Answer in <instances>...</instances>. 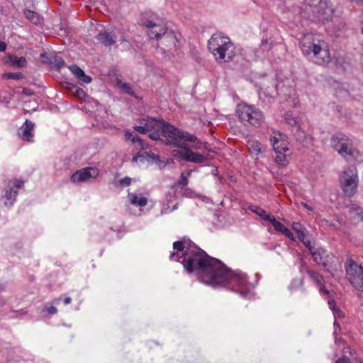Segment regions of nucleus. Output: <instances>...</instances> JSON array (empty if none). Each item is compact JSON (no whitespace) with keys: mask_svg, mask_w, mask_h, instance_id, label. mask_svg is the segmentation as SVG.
I'll use <instances>...</instances> for the list:
<instances>
[{"mask_svg":"<svg viewBox=\"0 0 363 363\" xmlns=\"http://www.w3.org/2000/svg\"><path fill=\"white\" fill-rule=\"evenodd\" d=\"M173 247L174 251L169 259L181 262L187 272H195L202 282L211 285L218 269L222 267V262L186 241H176Z\"/></svg>","mask_w":363,"mask_h":363,"instance_id":"1","label":"nucleus"},{"mask_svg":"<svg viewBox=\"0 0 363 363\" xmlns=\"http://www.w3.org/2000/svg\"><path fill=\"white\" fill-rule=\"evenodd\" d=\"M211 285L225 287L234 292L239 293L243 298L250 297L252 288L245 273L240 270L230 271L223 263L222 267L216 273Z\"/></svg>","mask_w":363,"mask_h":363,"instance_id":"2","label":"nucleus"},{"mask_svg":"<svg viewBox=\"0 0 363 363\" xmlns=\"http://www.w3.org/2000/svg\"><path fill=\"white\" fill-rule=\"evenodd\" d=\"M208 48L218 62H230L235 55L233 43L221 33L212 35L208 41Z\"/></svg>","mask_w":363,"mask_h":363,"instance_id":"3","label":"nucleus"},{"mask_svg":"<svg viewBox=\"0 0 363 363\" xmlns=\"http://www.w3.org/2000/svg\"><path fill=\"white\" fill-rule=\"evenodd\" d=\"M301 11L305 18L322 21H332L335 12L333 5L328 0H306Z\"/></svg>","mask_w":363,"mask_h":363,"instance_id":"4","label":"nucleus"},{"mask_svg":"<svg viewBox=\"0 0 363 363\" xmlns=\"http://www.w3.org/2000/svg\"><path fill=\"white\" fill-rule=\"evenodd\" d=\"M300 48L306 56H312L318 65H325L330 61V54L328 45L323 40H311L305 36L300 42Z\"/></svg>","mask_w":363,"mask_h":363,"instance_id":"5","label":"nucleus"},{"mask_svg":"<svg viewBox=\"0 0 363 363\" xmlns=\"http://www.w3.org/2000/svg\"><path fill=\"white\" fill-rule=\"evenodd\" d=\"M338 180L345 196L350 198L357 192L359 175L356 167L349 166L343 169L339 174Z\"/></svg>","mask_w":363,"mask_h":363,"instance_id":"6","label":"nucleus"},{"mask_svg":"<svg viewBox=\"0 0 363 363\" xmlns=\"http://www.w3.org/2000/svg\"><path fill=\"white\" fill-rule=\"evenodd\" d=\"M331 146L347 160L356 159L358 151L354 148L352 141L345 135H333L330 139Z\"/></svg>","mask_w":363,"mask_h":363,"instance_id":"7","label":"nucleus"},{"mask_svg":"<svg viewBox=\"0 0 363 363\" xmlns=\"http://www.w3.org/2000/svg\"><path fill=\"white\" fill-rule=\"evenodd\" d=\"M236 114L242 122H247L250 125L259 127L264 122L263 113L246 104H239L236 107Z\"/></svg>","mask_w":363,"mask_h":363,"instance_id":"8","label":"nucleus"},{"mask_svg":"<svg viewBox=\"0 0 363 363\" xmlns=\"http://www.w3.org/2000/svg\"><path fill=\"white\" fill-rule=\"evenodd\" d=\"M140 123L145 125L147 132L161 130L162 136L166 138L167 144L169 145L177 128L167 122L156 120L154 118H143L140 121Z\"/></svg>","mask_w":363,"mask_h":363,"instance_id":"9","label":"nucleus"},{"mask_svg":"<svg viewBox=\"0 0 363 363\" xmlns=\"http://www.w3.org/2000/svg\"><path fill=\"white\" fill-rule=\"evenodd\" d=\"M345 268L350 284L356 289L363 291V267L350 259L345 262Z\"/></svg>","mask_w":363,"mask_h":363,"instance_id":"10","label":"nucleus"},{"mask_svg":"<svg viewBox=\"0 0 363 363\" xmlns=\"http://www.w3.org/2000/svg\"><path fill=\"white\" fill-rule=\"evenodd\" d=\"M186 142L193 143L194 145L191 147L196 150L207 149L206 143L201 142L194 135L177 128L175 135H174L173 138L170 140V145L185 147L184 145Z\"/></svg>","mask_w":363,"mask_h":363,"instance_id":"11","label":"nucleus"},{"mask_svg":"<svg viewBox=\"0 0 363 363\" xmlns=\"http://www.w3.org/2000/svg\"><path fill=\"white\" fill-rule=\"evenodd\" d=\"M145 25L148 29V36L152 39H156L157 40H160L169 30L166 24L160 20L157 21H147Z\"/></svg>","mask_w":363,"mask_h":363,"instance_id":"12","label":"nucleus"},{"mask_svg":"<svg viewBox=\"0 0 363 363\" xmlns=\"http://www.w3.org/2000/svg\"><path fill=\"white\" fill-rule=\"evenodd\" d=\"M23 185V182L18 179L9 180L7 182L8 189L6 190L3 199H6L4 202L5 206H11L13 204L18 195V189Z\"/></svg>","mask_w":363,"mask_h":363,"instance_id":"13","label":"nucleus"},{"mask_svg":"<svg viewBox=\"0 0 363 363\" xmlns=\"http://www.w3.org/2000/svg\"><path fill=\"white\" fill-rule=\"evenodd\" d=\"M182 148L183 150L179 151L177 155L179 156V157L187 162L196 164H202L207 160V156L204 155L203 154L194 152L189 147Z\"/></svg>","mask_w":363,"mask_h":363,"instance_id":"14","label":"nucleus"},{"mask_svg":"<svg viewBox=\"0 0 363 363\" xmlns=\"http://www.w3.org/2000/svg\"><path fill=\"white\" fill-rule=\"evenodd\" d=\"M311 255L316 264L322 265L327 269V271L329 272L328 265L332 259V255H330L326 250L322 247H318L313 252H311Z\"/></svg>","mask_w":363,"mask_h":363,"instance_id":"15","label":"nucleus"},{"mask_svg":"<svg viewBox=\"0 0 363 363\" xmlns=\"http://www.w3.org/2000/svg\"><path fill=\"white\" fill-rule=\"evenodd\" d=\"M270 142L274 151L289 152V143L286 136L283 133H275L274 135L271 136Z\"/></svg>","mask_w":363,"mask_h":363,"instance_id":"16","label":"nucleus"},{"mask_svg":"<svg viewBox=\"0 0 363 363\" xmlns=\"http://www.w3.org/2000/svg\"><path fill=\"white\" fill-rule=\"evenodd\" d=\"M246 145L250 155L256 160L266 152V146L257 140H247Z\"/></svg>","mask_w":363,"mask_h":363,"instance_id":"17","label":"nucleus"},{"mask_svg":"<svg viewBox=\"0 0 363 363\" xmlns=\"http://www.w3.org/2000/svg\"><path fill=\"white\" fill-rule=\"evenodd\" d=\"M33 128L34 124L31 121L26 120L18 130L20 138L24 141L32 142L33 138Z\"/></svg>","mask_w":363,"mask_h":363,"instance_id":"18","label":"nucleus"},{"mask_svg":"<svg viewBox=\"0 0 363 363\" xmlns=\"http://www.w3.org/2000/svg\"><path fill=\"white\" fill-rule=\"evenodd\" d=\"M128 198L130 201V203L138 207H145L147 204V197L145 194L143 193H128Z\"/></svg>","mask_w":363,"mask_h":363,"instance_id":"19","label":"nucleus"},{"mask_svg":"<svg viewBox=\"0 0 363 363\" xmlns=\"http://www.w3.org/2000/svg\"><path fill=\"white\" fill-rule=\"evenodd\" d=\"M91 178V167H86L77 171L71 176V181L73 183H80L87 181Z\"/></svg>","mask_w":363,"mask_h":363,"instance_id":"20","label":"nucleus"},{"mask_svg":"<svg viewBox=\"0 0 363 363\" xmlns=\"http://www.w3.org/2000/svg\"><path fill=\"white\" fill-rule=\"evenodd\" d=\"M161 44L167 48H176L178 40L174 31L169 30L165 35L160 39Z\"/></svg>","mask_w":363,"mask_h":363,"instance_id":"21","label":"nucleus"},{"mask_svg":"<svg viewBox=\"0 0 363 363\" xmlns=\"http://www.w3.org/2000/svg\"><path fill=\"white\" fill-rule=\"evenodd\" d=\"M125 139L126 140L132 142L133 144L136 145V147L138 149L144 150L145 149V145L141 139L137 134H135L133 131H130L129 130H125Z\"/></svg>","mask_w":363,"mask_h":363,"instance_id":"22","label":"nucleus"},{"mask_svg":"<svg viewBox=\"0 0 363 363\" xmlns=\"http://www.w3.org/2000/svg\"><path fill=\"white\" fill-rule=\"evenodd\" d=\"M5 62L10 65L16 67H23L26 65V60L23 57H18L13 55H9L6 57Z\"/></svg>","mask_w":363,"mask_h":363,"instance_id":"23","label":"nucleus"},{"mask_svg":"<svg viewBox=\"0 0 363 363\" xmlns=\"http://www.w3.org/2000/svg\"><path fill=\"white\" fill-rule=\"evenodd\" d=\"M69 68L72 73L74 74L79 80L85 83L91 82V77L88 75H86L84 72L77 65H73Z\"/></svg>","mask_w":363,"mask_h":363,"instance_id":"24","label":"nucleus"},{"mask_svg":"<svg viewBox=\"0 0 363 363\" xmlns=\"http://www.w3.org/2000/svg\"><path fill=\"white\" fill-rule=\"evenodd\" d=\"M276 152L275 162L276 163L286 166L289 163L291 152L289 150V152H285L284 151H274Z\"/></svg>","mask_w":363,"mask_h":363,"instance_id":"25","label":"nucleus"},{"mask_svg":"<svg viewBox=\"0 0 363 363\" xmlns=\"http://www.w3.org/2000/svg\"><path fill=\"white\" fill-rule=\"evenodd\" d=\"M97 39L105 46L112 45L116 42L114 35L108 32L99 33Z\"/></svg>","mask_w":363,"mask_h":363,"instance_id":"26","label":"nucleus"},{"mask_svg":"<svg viewBox=\"0 0 363 363\" xmlns=\"http://www.w3.org/2000/svg\"><path fill=\"white\" fill-rule=\"evenodd\" d=\"M302 270H305L311 279L317 284L321 285L323 283V277L316 271L309 269L306 263L302 264Z\"/></svg>","mask_w":363,"mask_h":363,"instance_id":"27","label":"nucleus"},{"mask_svg":"<svg viewBox=\"0 0 363 363\" xmlns=\"http://www.w3.org/2000/svg\"><path fill=\"white\" fill-rule=\"evenodd\" d=\"M65 88L68 90L69 93L73 94L79 99H83L86 96V93L84 91L76 85L67 83Z\"/></svg>","mask_w":363,"mask_h":363,"instance_id":"28","label":"nucleus"},{"mask_svg":"<svg viewBox=\"0 0 363 363\" xmlns=\"http://www.w3.org/2000/svg\"><path fill=\"white\" fill-rule=\"evenodd\" d=\"M291 228L297 233L300 240H303V238L307 237L308 231L300 223H293Z\"/></svg>","mask_w":363,"mask_h":363,"instance_id":"29","label":"nucleus"},{"mask_svg":"<svg viewBox=\"0 0 363 363\" xmlns=\"http://www.w3.org/2000/svg\"><path fill=\"white\" fill-rule=\"evenodd\" d=\"M284 120L288 125L295 128L297 131L301 130V125L299 124L298 121L291 113H285Z\"/></svg>","mask_w":363,"mask_h":363,"instance_id":"30","label":"nucleus"},{"mask_svg":"<svg viewBox=\"0 0 363 363\" xmlns=\"http://www.w3.org/2000/svg\"><path fill=\"white\" fill-rule=\"evenodd\" d=\"M250 209L264 220L269 221L273 216L272 215L268 214L266 211L259 206H252L250 207Z\"/></svg>","mask_w":363,"mask_h":363,"instance_id":"31","label":"nucleus"},{"mask_svg":"<svg viewBox=\"0 0 363 363\" xmlns=\"http://www.w3.org/2000/svg\"><path fill=\"white\" fill-rule=\"evenodd\" d=\"M23 13L26 18L34 24H38L41 21L40 16L33 11L25 9Z\"/></svg>","mask_w":363,"mask_h":363,"instance_id":"32","label":"nucleus"},{"mask_svg":"<svg viewBox=\"0 0 363 363\" xmlns=\"http://www.w3.org/2000/svg\"><path fill=\"white\" fill-rule=\"evenodd\" d=\"M108 75L110 78V79L115 83V85L116 86L119 82L121 81V76L120 74L119 71L116 69L113 68L110 69L108 72Z\"/></svg>","mask_w":363,"mask_h":363,"instance_id":"33","label":"nucleus"},{"mask_svg":"<svg viewBox=\"0 0 363 363\" xmlns=\"http://www.w3.org/2000/svg\"><path fill=\"white\" fill-rule=\"evenodd\" d=\"M269 221L274 226V229L281 233H283L287 228L284 224H282L279 221H277L274 216L271 218V219Z\"/></svg>","mask_w":363,"mask_h":363,"instance_id":"34","label":"nucleus"},{"mask_svg":"<svg viewBox=\"0 0 363 363\" xmlns=\"http://www.w3.org/2000/svg\"><path fill=\"white\" fill-rule=\"evenodd\" d=\"M191 172L192 170H189L186 174L184 173H182L180 175V178L177 182L178 184L182 186H186L189 182L188 179L190 177Z\"/></svg>","mask_w":363,"mask_h":363,"instance_id":"35","label":"nucleus"},{"mask_svg":"<svg viewBox=\"0 0 363 363\" xmlns=\"http://www.w3.org/2000/svg\"><path fill=\"white\" fill-rule=\"evenodd\" d=\"M328 303L329 305L330 308L333 311L335 317L338 315L339 317L341 315V311L335 307V300L333 298H330L328 300Z\"/></svg>","mask_w":363,"mask_h":363,"instance_id":"36","label":"nucleus"},{"mask_svg":"<svg viewBox=\"0 0 363 363\" xmlns=\"http://www.w3.org/2000/svg\"><path fill=\"white\" fill-rule=\"evenodd\" d=\"M117 87L121 89L124 92L127 93L128 94L133 95V91L130 87V86L127 83H123L122 81L119 82L118 84L116 85Z\"/></svg>","mask_w":363,"mask_h":363,"instance_id":"37","label":"nucleus"},{"mask_svg":"<svg viewBox=\"0 0 363 363\" xmlns=\"http://www.w3.org/2000/svg\"><path fill=\"white\" fill-rule=\"evenodd\" d=\"M50 63L55 65L57 69H61L65 65L64 60L59 56H55L50 61Z\"/></svg>","mask_w":363,"mask_h":363,"instance_id":"38","label":"nucleus"},{"mask_svg":"<svg viewBox=\"0 0 363 363\" xmlns=\"http://www.w3.org/2000/svg\"><path fill=\"white\" fill-rule=\"evenodd\" d=\"M303 283H304V281H303V278H301V279H294L290 286H289V288L291 289H296L299 287H302L303 286Z\"/></svg>","mask_w":363,"mask_h":363,"instance_id":"39","label":"nucleus"},{"mask_svg":"<svg viewBox=\"0 0 363 363\" xmlns=\"http://www.w3.org/2000/svg\"><path fill=\"white\" fill-rule=\"evenodd\" d=\"M150 155H147L145 152L143 153H138V155H135L133 159L132 162L133 163H137L138 161L140 162H144L147 157H150Z\"/></svg>","mask_w":363,"mask_h":363,"instance_id":"40","label":"nucleus"},{"mask_svg":"<svg viewBox=\"0 0 363 363\" xmlns=\"http://www.w3.org/2000/svg\"><path fill=\"white\" fill-rule=\"evenodd\" d=\"M152 133L149 134V138L154 140H157L160 139V137L162 136L161 133V130H152Z\"/></svg>","mask_w":363,"mask_h":363,"instance_id":"41","label":"nucleus"},{"mask_svg":"<svg viewBox=\"0 0 363 363\" xmlns=\"http://www.w3.org/2000/svg\"><path fill=\"white\" fill-rule=\"evenodd\" d=\"M8 79H21L23 77V74L18 72V73H12L9 72L5 74Z\"/></svg>","mask_w":363,"mask_h":363,"instance_id":"42","label":"nucleus"},{"mask_svg":"<svg viewBox=\"0 0 363 363\" xmlns=\"http://www.w3.org/2000/svg\"><path fill=\"white\" fill-rule=\"evenodd\" d=\"M133 179L130 177H125L118 180V183L121 186H129Z\"/></svg>","mask_w":363,"mask_h":363,"instance_id":"43","label":"nucleus"},{"mask_svg":"<svg viewBox=\"0 0 363 363\" xmlns=\"http://www.w3.org/2000/svg\"><path fill=\"white\" fill-rule=\"evenodd\" d=\"M351 213H356L357 216H358V218H359L360 220H362V218H363L362 210L361 209V208H359L358 206L354 207L351 209Z\"/></svg>","mask_w":363,"mask_h":363,"instance_id":"44","label":"nucleus"},{"mask_svg":"<svg viewBox=\"0 0 363 363\" xmlns=\"http://www.w3.org/2000/svg\"><path fill=\"white\" fill-rule=\"evenodd\" d=\"M133 128L140 133L145 134L147 133L144 124L140 123L139 125H134Z\"/></svg>","mask_w":363,"mask_h":363,"instance_id":"45","label":"nucleus"},{"mask_svg":"<svg viewBox=\"0 0 363 363\" xmlns=\"http://www.w3.org/2000/svg\"><path fill=\"white\" fill-rule=\"evenodd\" d=\"M282 234L284 235L291 240L295 241V237L294 236L293 233L290 231L289 228H286V230Z\"/></svg>","mask_w":363,"mask_h":363,"instance_id":"46","label":"nucleus"},{"mask_svg":"<svg viewBox=\"0 0 363 363\" xmlns=\"http://www.w3.org/2000/svg\"><path fill=\"white\" fill-rule=\"evenodd\" d=\"M301 241L309 249L311 252L314 251L313 247L311 246V241L307 240L306 238H303V240Z\"/></svg>","mask_w":363,"mask_h":363,"instance_id":"47","label":"nucleus"},{"mask_svg":"<svg viewBox=\"0 0 363 363\" xmlns=\"http://www.w3.org/2000/svg\"><path fill=\"white\" fill-rule=\"evenodd\" d=\"M47 312L50 315H53L57 313V310L55 306H51L47 308Z\"/></svg>","mask_w":363,"mask_h":363,"instance_id":"48","label":"nucleus"},{"mask_svg":"<svg viewBox=\"0 0 363 363\" xmlns=\"http://www.w3.org/2000/svg\"><path fill=\"white\" fill-rule=\"evenodd\" d=\"M335 363H352L349 358L343 357L342 358L338 359Z\"/></svg>","mask_w":363,"mask_h":363,"instance_id":"49","label":"nucleus"},{"mask_svg":"<svg viewBox=\"0 0 363 363\" xmlns=\"http://www.w3.org/2000/svg\"><path fill=\"white\" fill-rule=\"evenodd\" d=\"M320 286V292L322 294H329V291L325 288V286H323V284H322L321 285H319Z\"/></svg>","mask_w":363,"mask_h":363,"instance_id":"50","label":"nucleus"},{"mask_svg":"<svg viewBox=\"0 0 363 363\" xmlns=\"http://www.w3.org/2000/svg\"><path fill=\"white\" fill-rule=\"evenodd\" d=\"M99 174V171L96 168L92 167V178H95Z\"/></svg>","mask_w":363,"mask_h":363,"instance_id":"51","label":"nucleus"},{"mask_svg":"<svg viewBox=\"0 0 363 363\" xmlns=\"http://www.w3.org/2000/svg\"><path fill=\"white\" fill-rule=\"evenodd\" d=\"M6 44L3 42V41H0V52H3L6 50Z\"/></svg>","mask_w":363,"mask_h":363,"instance_id":"52","label":"nucleus"},{"mask_svg":"<svg viewBox=\"0 0 363 363\" xmlns=\"http://www.w3.org/2000/svg\"><path fill=\"white\" fill-rule=\"evenodd\" d=\"M301 206H303L306 209H307L308 211H313V208L311 206H310L309 205H308L306 203H301Z\"/></svg>","mask_w":363,"mask_h":363,"instance_id":"53","label":"nucleus"},{"mask_svg":"<svg viewBox=\"0 0 363 363\" xmlns=\"http://www.w3.org/2000/svg\"><path fill=\"white\" fill-rule=\"evenodd\" d=\"M23 92L27 95L31 94V93L28 89H23Z\"/></svg>","mask_w":363,"mask_h":363,"instance_id":"54","label":"nucleus"},{"mask_svg":"<svg viewBox=\"0 0 363 363\" xmlns=\"http://www.w3.org/2000/svg\"><path fill=\"white\" fill-rule=\"evenodd\" d=\"M64 302L65 304H68L71 302V298L67 297V298H65Z\"/></svg>","mask_w":363,"mask_h":363,"instance_id":"55","label":"nucleus"},{"mask_svg":"<svg viewBox=\"0 0 363 363\" xmlns=\"http://www.w3.org/2000/svg\"><path fill=\"white\" fill-rule=\"evenodd\" d=\"M83 103H84V102H81L82 109H83V108H86L85 105H83Z\"/></svg>","mask_w":363,"mask_h":363,"instance_id":"56","label":"nucleus"},{"mask_svg":"<svg viewBox=\"0 0 363 363\" xmlns=\"http://www.w3.org/2000/svg\"><path fill=\"white\" fill-rule=\"evenodd\" d=\"M58 301H59L58 300H54V301H53V302H54V303H58Z\"/></svg>","mask_w":363,"mask_h":363,"instance_id":"57","label":"nucleus"},{"mask_svg":"<svg viewBox=\"0 0 363 363\" xmlns=\"http://www.w3.org/2000/svg\"><path fill=\"white\" fill-rule=\"evenodd\" d=\"M121 40L123 42V41H125V39L123 37L121 38Z\"/></svg>","mask_w":363,"mask_h":363,"instance_id":"58","label":"nucleus"},{"mask_svg":"<svg viewBox=\"0 0 363 363\" xmlns=\"http://www.w3.org/2000/svg\"><path fill=\"white\" fill-rule=\"evenodd\" d=\"M334 325H335V326H336V325H337V322H336V321H335V322H334Z\"/></svg>","mask_w":363,"mask_h":363,"instance_id":"59","label":"nucleus"},{"mask_svg":"<svg viewBox=\"0 0 363 363\" xmlns=\"http://www.w3.org/2000/svg\"><path fill=\"white\" fill-rule=\"evenodd\" d=\"M362 33L363 35V26H362Z\"/></svg>","mask_w":363,"mask_h":363,"instance_id":"60","label":"nucleus"}]
</instances>
